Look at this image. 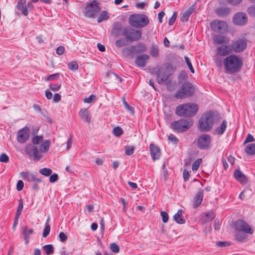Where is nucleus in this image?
<instances>
[{"instance_id":"1","label":"nucleus","mask_w":255,"mask_h":255,"mask_svg":"<svg viewBox=\"0 0 255 255\" xmlns=\"http://www.w3.org/2000/svg\"><path fill=\"white\" fill-rule=\"evenodd\" d=\"M222 117L216 111H210L204 114L199 121L200 130L208 131L211 129L215 123L221 120Z\"/></svg>"},{"instance_id":"2","label":"nucleus","mask_w":255,"mask_h":255,"mask_svg":"<svg viewBox=\"0 0 255 255\" xmlns=\"http://www.w3.org/2000/svg\"><path fill=\"white\" fill-rule=\"evenodd\" d=\"M225 72L233 74L241 71L243 63L242 58L235 54H230L223 59Z\"/></svg>"},{"instance_id":"3","label":"nucleus","mask_w":255,"mask_h":255,"mask_svg":"<svg viewBox=\"0 0 255 255\" xmlns=\"http://www.w3.org/2000/svg\"><path fill=\"white\" fill-rule=\"evenodd\" d=\"M198 105L195 103H189L179 105L175 110V114L181 117H193L197 113Z\"/></svg>"},{"instance_id":"4","label":"nucleus","mask_w":255,"mask_h":255,"mask_svg":"<svg viewBox=\"0 0 255 255\" xmlns=\"http://www.w3.org/2000/svg\"><path fill=\"white\" fill-rule=\"evenodd\" d=\"M128 22L133 27L141 28L148 24L149 20L144 14H132L129 17Z\"/></svg>"},{"instance_id":"5","label":"nucleus","mask_w":255,"mask_h":255,"mask_svg":"<svg viewBox=\"0 0 255 255\" xmlns=\"http://www.w3.org/2000/svg\"><path fill=\"white\" fill-rule=\"evenodd\" d=\"M141 31L136 30L129 26H125L124 35L127 42L137 41L141 37Z\"/></svg>"},{"instance_id":"6","label":"nucleus","mask_w":255,"mask_h":255,"mask_svg":"<svg viewBox=\"0 0 255 255\" xmlns=\"http://www.w3.org/2000/svg\"><path fill=\"white\" fill-rule=\"evenodd\" d=\"M193 121L191 120L180 119L171 124L170 127L173 130L178 132L185 131L193 125Z\"/></svg>"},{"instance_id":"7","label":"nucleus","mask_w":255,"mask_h":255,"mask_svg":"<svg viewBox=\"0 0 255 255\" xmlns=\"http://www.w3.org/2000/svg\"><path fill=\"white\" fill-rule=\"evenodd\" d=\"M195 91L194 86L189 82H186L181 87V89L175 94V97L179 99H183L192 96Z\"/></svg>"},{"instance_id":"8","label":"nucleus","mask_w":255,"mask_h":255,"mask_svg":"<svg viewBox=\"0 0 255 255\" xmlns=\"http://www.w3.org/2000/svg\"><path fill=\"white\" fill-rule=\"evenodd\" d=\"M232 52L240 53L244 51L247 47V39L245 37L235 39L230 45Z\"/></svg>"},{"instance_id":"9","label":"nucleus","mask_w":255,"mask_h":255,"mask_svg":"<svg viewBox=\"0 0 255 255\" xmlns=\"http://www.w3.org/2000/svg\"><path fill=\"white\" fill-rule=\"evenodd\" d=\"M98 4L99 3L96 0H93L87 3L86 7V16L88 17H95L101 10Z\"/></svg>"},{"instance_id":"10","label":"nucleus","mask_w":255,"mask_h":255,"mask_svg":"<svg viewBox=\"0 0 255 255\" xmlns=\"http://www.w3.org/2000/svg\"><path fill=\"white\" fill-rule=\"evenodd\" d=\"M25 152L26 154L35 161H39L42 157L41 154L38 151L36 146L28 144L25 146Z\"/></svg>"},{"instance_id":"11","label":"nucleus","mask_w":255,"mask_h":255,"mask_svg":"<svg viewBox=\"0 0 255 255\" xmlns=\"http://www.w3.org/2000/svg\"><path fill=\"white\" fill-rule=\"evenodd\" d=\"M170 75V73L167 67H161L157 72L156 81L160 84L163 83L167 84L170 82L168 79Z\"/></svg>"},{"instance_id":"12","label":"nucleus","mask_w":255,"mask_h":255,"mask_svg":"<svg viewBox=\"0 0 255 255\" xmlns=\"http://www.w3.org/2000/svg\"><path fill=\"white\" fill-rule=\"evenodd\" d=\"M210 27L213 31L219 33H224L228 28L227 23L220 20H215L211 22Z\"/></svg>"},{"instance_id":"13","label":"nucleus","mask_w":255,"mask_h":255,"mask_svg":"<svg viewBox=\"0 0 255 255\" xmlns=\"http://www.w3.org/2000/svg\"><path fill=\"white\" fill-rule=\"evenodd\" d=\"M234 226L236 230L237 231L249 234H252L254 233V230L249 225L242 219L238 220L235 223Z\"/></svg>"},{"instance_id":"14","label":"nucleus","mask_w":255,"mask_h":255,"mask_svg":"<svg viewBox=\"0 0 255 255\" xmlns=\"http://www.w3.org/2000/svg\"><path fill=\"white\" fill-rule=\"evenodd\" d=\"M30 130L28 127L18 130L17 133L16 139L18 142L21 144L25 143L29 138Z\"/></svg>"},{"instance_id":"15","label":"nucleus","mask_w":255,"mask_h":255,"mask_svg":"<svg viewBox=\"0 0 255 255\" xmlns=\"http://www.w3.org/2000/svg\"><path fill=\"white\" fill-rule=\"evenodd\" d=\"M211 143V136L208 134L201 135L197 141L198 147L201 149H206L210 147Z\"/></svg>"},{"instance_id":"16","label":"nucleus","mask_w":255,"mask_h":255,"mask_svg":"<svg viewBox=\"0 0 255 255\" xmlns=\"http://www.w3.org/2000/svg\"><path fill=\"white\" fill-rule=\"evenodd\" d=\"M125 26L121 22H116L113 25L112 34L115 37L123 36Z\"/></svg>"},{"instance_id":"17","label":"nucleus","mask_w":255,"mask_h":255,"mask_svg":"<svg viewBox=\"0 0 255 255\" xmlns=\"http://www.w3.org/2000/svg\"><path fill=\"white\" fill-rule=\"evenodd\" d=\"M248 21L247 14L244 12H238L233 17V22L236 25L243 26Z\"/></svg>"},{"instance_id":"18","label":"nucleus","mask_w":255,"mask_h":255,"mask_svg":"<svg viewBox=\"0 0 255 255\" xmlns=\"http://www.w3.org/2000/svg\"><path fill=\"white\" fill-rule=\"evenodd\" d=\"M215 217L216 215L213 210H210L205 213H202L200 215V221L203 224L212 221L215 219Z\"/></svg>"},{"instance_id":"19","label":"nucleus","mask_w":255,"mask_h":255,"mask_svg":"<svg viewBox=\"0 0 255 255\" xmlns=\"http://www.w3.org/2000/svg\"><path fill=\"white\" fill-rule=\"evenodd\" d=\"M217 54L221 56H229L232 52L230 45H222L217 47L216 49Z\"/></svg>"},{"instance_id":"20","label":"nucleus","mask_w":255,"mask_h":255,"mask_svg":"<svg viewBox=\"0 0 255 255\" xmlns=\"http://www.w3.org/2000/svg\"><path fill=\"white\" fill-rule=\"evenodd\" d=\"M20 175L24 180H27L28 182H41V179L37 178L34 174L29 172H21L20 173Z\"/></svg>"},{"instance_id":"21","label":"nucleus","mask_w":255,"mask_h":255,"mask_svg":"<svg viewBox=\"0 0 255 255\" xmlns=\"http://www.w3.org/2000/svg\"><path fill=\"white\" fill-rule=\"evenodd\" d=\"M149 148L152 159L153 160L159 159L161 155L160 148L153 143L150 144Z\"/></svg>"},{"instance_id":"22","label":"nucleus","mask_w":255,"mask_h":255,"mask_svg":"<svg viewBox=\"0 0 255 255\" xmlns=\"http://www.w3.org/2000/svg\"><path fill=\"white\" fill-rule=\"evenodd\" d=\"M184 211L179 209L173 216L175 221L179 224H183L185 223Z\"/></svg>"},{"instance_id":"23","label":"nucleus","mask_w":255,"mask_h":255,"mask_svg":"<svg viewBox=\"0 0 255 255\" xmlns=\"http://www.w3.org/2000/svg\"><path fill=\"white\" fill-rule=\"evenodd\" d=\"M149 59V56L146 54L137 56L136 57L135 64L138 67H144Z\"/></svg>"},{"instance_id":"24","label":"nucleus","mask_w":255,"mask_h":255,"mask_svg":"<svg viewBox=\"0 0 255 255\" xmlns=\"http://www.w3.org/2000/svg\"><path fill=\"white\" fill-rule=\"evenodd\" d=\"M234 175L237 180L241 184H245L247 183L248 179L247 177L240 170L236 169L234 171Z\"/></svg>"},{"instance_id":"25","label":"nucleus","mask_w":255,"mask_h":255,"mask_svg":"<svg viewBox=\"0 0 255 255\" xmlns=\"http://www.w3.org/2000/svg\"><path fill=\"white\" fill-rule=\"evenodd\" d=\"M227 122L224 120L221 124L214 129V133L219 135L223 134L227 128Z\"/></svg>"},{"instance_id":"26","label":"nucleus","mask_w":255,"mask_h":255,"mask_svg":"<svg viewBox=\"0 0 255 255\" xmlns=\"http://www.w3.org/2000/svg\"><path fill=\"white\" fill-rule=\"evenodd\" d=\"M17 8L21 11L22 13L26 16L28 14L27 6L26 5L25 0H20L16 5Z\"/></svg>"},{"instance_id":"27","label":"nucleus","mask_w":255,"mask_h":255,"mask_svg":"<svg viewBox=\"0 0 255 255\" xmlns=\"http://www.w3.org/2000/svg\"><path fill=\"white\" fill-rule=\"evenodd\" d=\"M22 231L24 236L25 244L27 245L29 242V236L33 233V230L32 229H28L27 226H25L22 228Z\"/></svg>"},{"instance_id":"28","label":"nucleus","mask_w":255,"mask_h":255,"mask_svg":"<svg viewBox=\"0 0 255 255\" xmlns=\"http://www.w3.org/2000/svg\"><path fill=\"white\" fill-rule=\"evenodd\" d=\"M203 197V191L201 189L199 190L194 198V205L197 207L202 203Z\"/></svg>"},{"instance_id":"29","label":"nucleus","mask_w":255,"mask_h":255,"mask_svg":"<svg viewBox=\"0 0 255 255\" xmlns=\"http://www.w3.org/2000/svg\"><path fill=\"white\" fill-rule=\"evenodd\" d=\"M79 115L85 122L90 123L91 119L89 117V113L87 109H81L80 111Z\"/></svg>"},{"instance_id":"30","label":"nucleus","mask_w":255,"mask_h":255,"mask_svg":"<svg viewBox=\"0 0 255 255\" xmlns=\"http://www.w3.org/2000/svg\"><path fill=\"white\" fill-rule=\"evenodd\" d=\"M226 37L222 35H215L213 37L214 42L221 45L226 43Z\"/></svg>"},{"instance_id":"31","label":"nucleus","mask_w":255,"mask_h":255,"mask_svg":"<svg viewBox=\"0 0 255 255\" xmlns=\"http://www.w3.org/2000/svg\"><path fill=\"white\" fill-rule=\"evenodd\" d=\"M194 9L193 8L190 7L185 12H184L181 17V20L182 22H185L188 21L189 16L193 12Z\"/></svg>"},{"instance_id":"32","label":"nucleus","mask_w":255,"mask_h":255,"mask_svg":"<svg viewBox=\"0 0 255 255\" xmlns=\"http://www.w3.org/2000/svg\"><path fill=\"white\" fill-rule=\"evenodd\" d=\"M230 12V9L227 7H220L216 9L217 14L220 16L228 15Z\"/></svg>"},{"instance_id":"33","label":"nucleus","mask_w":255,"mask_h":255,"mask_svg":"<svg viewBox=\"0 0 255 255\" xmlns=\"http://www.w3.org/2000/svg\"><path fill=\"white\" fill-rule=\"evenodd\" d=\"M245 152L249 155H255V143H250L247 145Z\"/></svg>"},{"instance_id":"34","label":"nucleus","mask_w":255,"mask_h":255,"mask_svg":"<svg viewBox=\"0 0 255 255\" xmlns=\"http://www.w3.org/2000/svg\"><path fill=\"white\" fill-rule=\"evenodd\" d=\"M50 145V142L49 140H46L45 141L42 142L40 146V152L44 153L47 152L49 149Z\"/></svg>"},{"instance_id":"35","label":"nucleus","mask_w":255,"mask_h":255,"mask_svg":"<svg viewBox=\"0 0 255 255\" xmlns=\"http://www.w3.org/2000/svg\"><path fill=\"white\" fill-rule=\"evenodd\" d=\"M43 248L47 255H52L54 253V247L51 244L45 245Z\"/></svg>"},{"instance_id":"36","label":"nucleus","mask_w":255,"mask_h":255,"mask_svg":"<svg viewBox=\"0 0 255 255\" xmlns=\"http://www.w3.org/2000/svg\"><path fill=\"white\" fill-rule=\"evenodd\" d=\"M109 18L108 13L106 11H103L98 18V22L101 23L104 20H108Z\"/></svg>"},{"instance_id":"37","label":"nucleus","mask_w":255,"mask_h":255,"mask_svg":"<svg viewBox=\"0 0 255 255\" xmlns=\"http://www.w3.org/2000/svg\"><path fill=\"white\" fill-rule=\"evenodd\" d=\"M49 220V218H48L43 232V237L44 238H46L49 235L50 231V226L48 224Z\"/></svg>"},{"instance_id":"38","label":"nucleus","mask_w":255,"mask_h":255,"mask_svg":"<svg viewBox=\"0 0 255 255\" xmlns=\"http://www.w3.org/2000/svg\"><path fill=\"white\" fill-rule=\"evenodd\" d=\"M247 237V236L243 232L242 233L240 231L238 232L235 235V238L237 240L241 242L245 240Z\"/></svg>"},{"instance_id":"39","label":"nucleus","mask_w":255,"mask_h":255,"mask_svg":"<svg viewBox=\"0 0 255 255\" xmlns=\"http://www.w3.org/2000/svg\"><path fill=\"white\" fill-rule=\"evenodd\" d=\"M43 140L42 136L35 135L32 138L33 145L38 144Z\"/></svg>"},{"instance_id":"40","label":"nucleus","mask_w":255,"mask_h":255,"mask_svg":"<svg viewBox=\"0 0 255 255\" xmlns=\"http://www.w3.org/2000/svg\"><path fill=\"white\" fill-rule=\"evenodd\" d=\"M39 172L45 176H48L51 174L52 171L50 168H43L39 170Z\"/></svg>"},{"instance_id":"41","label":"nucleus","mask_w":255,"mask_h":255,"mask_svg":"<svg viewBox=\"0 0 255 255\" xmlns=\"http://www.w3.org/2000/svg\"><path fill=\"white\" fill-rule=\"evenodd\" d=\"M150 54L154 57H157L159 54L158 48L156 46L153 45L150 50Z\"/></svg>"},{"instance_id":"42","label":"nucleus","mask_w":255,"mask_h":255,"mask_svg":"<svg viewBox=\"0 0 255 255\" xmlns=\"http://www.w3.org/2000/svg\"><path fill=\"white\" fill-rule=\"evenodd\" d=\"M113 132L115 136L119 137L123 134V131L121 128L117 127L114 128Z\"/></svg>"},{"instance_id":"43","label":"nucleus","mask_w":255,"mask_h":255,"mask_svg":"<svg viewBox=\"0 0 255 255\" xmlns=\"http://www.w3.org/2000/svg\"><path fill=\"white\" fill-rule=\"evenodd\" d=\"M68 67L71 70L75 71L78 69L79 66L77 62L73 61L68 64Z\"/></svg>"},{"instance_id":"44","label":"nucleus","mask_w":255,"mask_h":255,"mask_svg":"<svg viewBox=\"0 0 255 255\" xmlns=\"http://www.w3.org/2000/svg\"><path fill=\"white\" fill-rule=\"evenodd\" d=\"M202 161V160L201 158H199L197 160H196L195 161H194L192 165V169L193 171L197 170L198 169L199 166L200 164L201 163Z\"/></svg>"},{"instance_id":"45","label":"nucleus","mask_w":255,"mask_h":255,"mask_svg":"<svg viewBox=\"0 0 255 255\" xmlns=\"http://www.w3.org/2000/svg\"><path fill=\"white\" fill-rule=\"evenodd\" d=\"M134 150L133 146H127L125 147V153L127 155H131L133 154Z\"/></svg>"},{"instance_id":"46","label":"nucleus","mask_w":255,"mask_h":255,"mask_svg":"<svg viewBox=\"0 0 255 255\" xmlns=\"http://www.w3.org/2000/svg\"><path fill=\"white\" fill-rule=\"evenodd\" d=\"M223 59L220 57H217L214 59V62L218 67L221 68L224 65Z\"/></svg>"},{"instance_id":"47","label":"nucleus","mask_w":255,"mask_h":255,"mask_svg":"<svg viewBox=\"0 0 255 255\" xmlns=\"http://www.w3.org/2000/svg\"><path fill=\"white\" fill-rule=\"evenodd\" d=\"M110 249L113 252L115 253H118L120 251L119 246L116 243H112L111 244Z\"/></svg>"},{"instance_id":"48","label":"nucleus","mask_w":255,"mask_h":255,"mask_svg":"<svg viewBox=\"0 0 255 255\" xmlns=\"http://www.w3.org/2000/svg\"><path fill=\"white\" fill-rule=\"evenodd\" d=\"M127 42L126 40V39H120L118 40H117L115 42V44L117 46L119 47H121L122 46H124L127 44Z\"/></svg>"},{"instance_id":"49","label":"nucleus","mask_w":255,"mask_h":255,"mask_svg":"<svg viewBox=\"0 0 255 255\" xmlns=\"http://www.w3.org/2000/svg\"><path fill=\"white\" fill-rule=\"evenodd\" d=\"M136 48H137L136 52H143L146 50V46L143 43H138L136 46Z\"/></svg>"},{"instance_id":"50","label":"nucleus","mask_w":255,"mask_h":255,"mask_svg":"<svg viewBox=\"0 0 255 255\" xmlns=\"http://www.w3.org/2000/svg\"><path fill=\"white\" fill-rule=\"evenodd\" d=\"M96 99V97L94 95H91L88 98H85L83 101L85 103H91L95 101Z\"/></svg>"},{"instance_id":"51","label":"nucleus","mask_w":255,"mask_h":255,"mask_svg":"<svg viewBox=\"0 0 255 255\" xmlns=\"http://www.w3.org/2000/svg\"><path fill=\"white\" fill-rule=\"evenodd\" d=\"M160 214L162 217V222L164 223H167L169 219V216L167 213L164 211H161L160 212Z\"/></svg>"},{"instance_id":"52","label":"nucleus","mask_w":255,"mask_h":255,"mask_svg":"<svg viewBox=\"0 0 255 255\" xmlns=\"http://www.w3.org/2000/svg\"><path fill=\"white\" fill-rule=\"evenodd\" d=\"M216 246H217L218 247L224 248V247H229L230 245V244L228 242H227V241H225V242L220 241V242H217L216 244Z\"/></svg>"},{"instance_id":"53","label":"nucleus","mask_w":255,"mask_h":255,"mask_svg":"<svg viewBox=\"0 0 255 255\" xmlns=\"http://www.w3.org/2000/svg\"><path fill=\"white\" fill-rule=\"evenodd\" d=\"M184 58H185V60L186 61V63L188 68L190 70L191 73H194V69L193 68V66L192 65L191 62H190V60L189 58L187 56H185Z\"/></svg>"},{"instance_id":"54","label":"nucleus","mask_w":255,"mask_h":255,"mask_svg":"<svg viewBox=\"0 0 255 255\" xmlns=\"http://www.w3.org/2000/svg\"><path fill=\"white\" fill-rule=\"evenodd\" d=\"M255 140V139L254 137V136L252 135H251V134L249 133L248 134L245 140L244 141V142L243 143V145H245L247 143L250 142H253Z\"/></svg>"},{"instance_id":"55","label":"nucleus","mask_w":255,"mask_h":255,"mask_svg":"<svg viewBox=\"0 0 255 255\" xmlns=\"http://www.w3.org/2000/svg\"><path fill=\"white\" fill-rule=\"evenodd\" d=\"M59 241L62 243L65 242L68 239L67 236L64 232H60L59 234Z\"/></svg>"},{"instance_id":"56","label":"nucleus","mask_w":255,"mask_h":255,"mask_svg":"<svg viewBox=\"0 0 255 255\" xmlns=\"http://www.w3.org/2000/svg\"><path fill=\"white\" fill-rule=\"evenodd\" d=\"M61 87V85L59 84H51L49 86L50 89L52 91H58Z\"/></svg>"},{"instance_id":"57","label":"nucleus","mask_w":255,"mask_h":255,"mask_svg":"<svg viewBox=\"0 0 255 255\" xmlns=\"http://www.w3.org/2000/svg\"><path fill=\"white\" fill-rule=\"evenodd\" d=\"M9 160L8 156L5 153L1 154L0 156V161L1 162L6 163Z\"/></svg>"},{"instance_id":"58","label":"nucleus","mask_w":255,"mask_h":255,"mask_svg":"<svg viewBox=\"0 0 255 255\" xmlns=\"http://www.w3.org/2000/svg\"><path fill=\"white\" fill-rule=\"evenodd\" d=\"M248 12L252 16H255V6L253 5L249 7L248 9Z\"/></svg>"},{"instance_id":"59","label":"nucleus","mask_w":255,"mask_h":255,"mask_svg":"<svg viewBox=\"0 0 255 255\" xmlns=\"http://www.w3.org/2000/svg\"><path fill=\"white\" fill-rule=\"evenodd\" d=\"M168 138L174 144H176L178 142L177 138L172 134H169L168 136Z\"/></svg>"},{"instance_id":"60","label":"nucleus","mask_w":255,"mask_h":255,"mask_svg":"<svg viewBox=\"0 0 255 255\" xmlns=\"http://www.w3.org/2000/svg\"><path fill=\"white\" fill-rule=\"evenodd\" d=\"M177 17V13L176 12H174L171 16V17L170 18L168 24L169 25H172L173 23H174Z\"/></svg>"},{"instance_id":"61","label":"nucleus","mask_w":255,"mask_h":255,"mask_svg":"<svg viewBox=\"0 0 255 255\" xmlns=\"http://www.w3.org/2000/svg\"><path fill=\"white\" fill-rule=\"evenodd\" d=\"M58 179V175L56 173H54L51 175L49 178V181L51 183H54L56 182Z\"/></svg>"},{"instance_id":"62","label":"nucleus","mask_w":255,"mask_h":255,"mask_svg":"<svg viewBox=\"0 0 255 255\" xmlns=\"http://www.w3.org/2000/svg\"><path fill=\"white\" fill-rule=\"evenodd\" d=\"M123 103H124V106L128 110L129 112H130L132 114H133V109L132 107H131V106H130L128 103L127 102L125 101V100H124V101H123Z\"/></svg>"},{"instance_id":"63","label":"nucleus","mask_w":255,"mask_h":255,"mask_svg":"<svg viewBox=\"0 0 255 255\" xmlns=\"http://www.w3.org/2000/svg\"><path fill=\"white\" fill-rule=\"evenodd\" d=\"M23 182L22 180H19L16 184V189L18 191H20L22 189L23 187Z\"/></svg>"},{"instance_id":"64","label":"nucleus","mask_w":255,"mask_h":255,"mask_svg":"<svg viewBox=\"0 0 255 255\" xmlns=\"http://www.w3.org/2000/svg\"><path fill=\"white\" fill-rule=\"evenodd\" d=\"M64 50V47L62 46H60L56 49V53L59 55H61L63 54Z\"/></svg>"}]
</instances>
